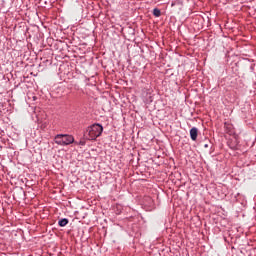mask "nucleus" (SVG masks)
<instances>
[{
  "instance_id": "f257e3e1",
  "label": "nucleus",
  "mask_w": 256,
  "mask_h": 256,
  "mask_svg": "<svg viewBox=\"0 0 256 256\" xmlns=\"http://www.w3.org/2000/svg\"><path fill=\"white\" fill-rule=\"evenodd\" d=\"M54 143H56V145H60L61 147H67V145L75 143V138L73 135L69 134H57L54 137Z\"/></svg>"
},
{
  "instance_id": "f03ea898",
  "label": "nucleus",
  "mask_w": 256,
  "mask_h": 256,
  "mask_svg": "<svg viewBox=\"0 0 256 256\" xmlns=\"http://www.w3.org/2000/svg\"><path fill=\"white\" fill-rule=\"evenodd\" d=\"M88 132V140L95 141L97 137H101L103 133V125L101 124H93L87 129Z\"/></svg>"
},
{
  "instance_id": "7ed1b4c3",
  "label": "nucleus",
  "mask_w": 256,
  "mask_h": 256,
  "mask_svg": "<svg viewBox=\"0 0 256 256\" xmlns=\"http://www.w3.org/2000/svg\"><path fill=\"white\" fill-rule=\"evenodd\" d=\"M199 135V129H197V127H193L190 130V139L192 141H197V136Z\"/></svg>"
},
{
  "instance_id": "20e7f679",
  "label": "nucleus",
  "mask_w": 256,
  "mask_h": 256,
  "mask_svg": "<svg viewBox=\"0 0 256 256\" xmlns=\"http://www.w3.org/2000/svg\"><path fill=\"white\" fill-rule=\"evenodd\" d=\"M58 225L59 227H66L67 225H69V219L67 218H62L58 221Z\"/></svg>"
},
{
  "instance_id": "39448f33",
  "label": "nucleus",
  "mask_w": 256,
  "mask_h": 256,
  "mask_svg": "<svg viewBox=\"0 0 256 256\" xmlns=\"http://www.w3.org/2000/svg\"><path fill=\"white\" fill-rule=\"evenodd\" d=\"M153 15L154 17H161V10L159 8H154Z\"/></svg>"
},
{
  "instance_id": "423d86ee",
  "label": "nucleus",
  "mask_w": 256,
  "mask_h": 256,
  "mask_svg": "<svg viewBox=\"0 0 256 256\" xmlns=\"http://www.w3.org/2000/svg\"><path fill=\"white\" fill-rule=\"evenodd\" d=\"M76 145H81V147H85L86 142L85 140H80L79 142H75Z\"/></svg>"
},
{
  "instance_id": "0eeeda50",
  "label": "nucleus",
  "mask_w": 256,
  "mask_h": 256,
  "mask_svg": "<svg viewBox=\"0 0 256 256\" xmlns=\"http://www.w3.org/2000/svg\"><path fill=\"white\" fill-rule=\"evenodd\" d=\"M205 147H208V145H207V144H205Z\"/></svg>"
}]
</instances>
